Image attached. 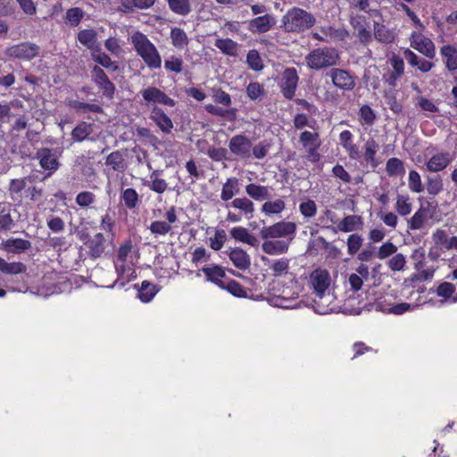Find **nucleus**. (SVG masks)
<instances>
[{
    "label": "nucleus",
    "mask_w": 457,
    "mask_h": 457,
    "mask_svg": "<svg viewBox=\"0 0 457 457\" xmlns=\"http://www.w3.org/2000/svg\"><path fill=\"white\" fill-rule=\"evenodd\" d=\"M132 244L127 241L118 250L114 266L118 274L114 286L123 287L126 282L137 277L134 264V256L131 253Z\"/></svg>",
    "instance_id": "f257e3e1"
},
{
    "label": "nucleus",
    "mask_w": 457,
    "mask_h": 457,
    "mask_svg": "<svg viewBox=\"0 0 457 457\" xmlns=\"http://www.w3.org/2000/svg\"><path fill=\"white\" fill-rule=\"evenodd\" d=\"M129 40L137 54L150 69L161 68L162 57L155 46L145 34L135 31L130 35Z\"/></svg>",
    "instance_id": "f03ea898"
},
{
    "label": "nucleus",
    "mask_w": 457,
    "mask_h": 457,
    "mask_svg": "<svg viewBox=\"0 0 457 457\" xmlns=\"http://www.w3.org/2000/svg\"><path fill=\"white\" fill-rule=\"evenodd\" d=\"M314 16L299 7L289 9L281 19L280 28L288 33H302L315 24Z\"/></svg>",
    "instance_id": "7ed1b4c3"
},
{
    "label": "nucleus",
    "mask_w": 457,
    "mask_h": 457,
    "mask_svg": "<svg viewBox=\"0 0 457 457\" xmlns=\"http://www.w3.org/2000/svg\"><path fill=\"white\" fill-rule=\"evenodd\" d=\"M339 59V54L336 48L323 46L312 50L305 56V62L309 69L320 71L337 65Z\"/></svg>",
    "instance_id": "20e7f679"
},
{
    "label": "nucleus",
    "mask_w": 457,
    "mask_h": 457,
    "mask_svg": "<svg viewBox=\"0 0 457 457\" xmlns=\"http://www.w3.org/2000/svg\"><path fill=\"white\" fill-rule=\"evenodd\" d=\"M92 224L96 225V222L92 221ZM96 228L97 226H95L93 228L95 230V236L94 238L90 240L88 245L90 254L95 258L100 256L104 252L105 237H108L111 232L112 222L107 213L102 214L100 217L99 228L101 231H96Z\"/></svg>",
    "instance_id": "39448f33"
},
{
    "label": "nucleus",
    "mask_w": 457,
    "mask_h": 457,
    "mask_svg": "<svg viewBox=\"0 0 457 457\" xmlns=\"http://www.w3.org/2000/svg\"><path fill=\"white\" fill-rule=\"evenodd\" d=\"M426 154L430 155L425 163L429 172L437 173L445 170L453 161V155L448 151L438 150L436 146L426 149Z\"/></svg>",
    "instance_id": "423d86ee"
},
{
    "label": "nucleus",
    "mask_w": 457,
    "mask_h": 457,
    "mask_svg": "<svg viewBox=\"0 0 457 457\" xmlns=\"http://www.w3.org/2000/svg\"><path fill=\"white\" fill-rule=\"evenodd\" d=\"M296 232V225L291 221H278L260 230L262 239H276L288 237L291 240Z\"/></svg>",
    "instance_id": "0eeeda50"
},
{
    "label": "nucleus",
    "mask_w": 457,
    "mask_h": 457,
    "mask_svg": "<svg viewBox=\"0 0 457 457\" xmlns=\"http://www.w3.org/2000/svg\"><path fill=\"white\" fill-rule=\"evenodd\" d=\"M95 37L96 33L87 29V48L92 50L91 57L93 61L107 70L117 71L119 68L117 62L112 61L110 56L102 51L100 45L96 44Z\"/></svg>",
    "instance_id": "6e6552de"
},
{
    "label": "nucleus",
    "mask_w": 457,
    "mask_h": 457,
    "mask_svg": "<svg viewBox=\"0 0 457 457\" xmlns=\"http://www.w3.org/2000/svg\"><path fill=\"white\" fill-rule=\"evenodd\" d=\"M40 47L31 42H21L5 49V55L9 58L30 61L39 54Z\"/></svg>",
    "instance_id": "1a4fd4ad"
},
{
    "label": "nucleus",
    "mask_w": 457,
    "mask_h": 457,
    "mask_svg": "<svg viewBox=\"0 0 457 457\" xmlns=\"http://www.w3.org/2000/svg\"><path fill=\"white\" fill-rule=\"evenodd\" d=\"M252 140L242 134L233 136L228 141L230 153L241 160H249L252 158Z\"/></svg>",
    "instance_id": "9d476101"
},
{
    "label": "nucleus",
    "mask_w": 457,
    "mask_h": 457,
    "mask_svg": "<svg viewBox=\"0 0 457 457\" xmlns=\"http://www.w3.org/2000/svg\"><path fill=\"white\" fill-rule=\"evenodd\" d=\"M410 45L412 48L428 58L432 59L436 55V47L433 41L424 36L420 29L411 32L410 36Z\"/></svg>",
    "instance_id": "9b49d317"
},
{
    "label": "nucleus",
    "mask_w": 457,
    "mask_h": 457,
    "mask_svg": "<svg viewBox=\"0 0 457 457\" xmlns=\"http://www.w3.org/2000/svg\"><path fill=\"white\" fill-rule=\"evenodd\" d=\"M140 94L146 105L162 104L170 107L175 105V101L164 92L155 87H147L140 91Z\"/></svg>",
    "instance_id": "f8f14e48"
},
{
    "label": "nucleus",
    "mask_w": 457,
    "mask_h": 457,
    "mask_svg": "<svg viewBox=\"0 0 457 457\" xmlns=\"http://www.w3.org/2000/svg\"><path fill=\"white\" fill-rule=\"evenodd\" d=\"M309 282L316 295L329 290L331 278L328 270L317 269L311 273Z\"/></svg>",
    "instance_id": "ddd939ff"
},
{
    "label": "nucleus",
    "mask_w": 457,
    "mask_h": 457,
    "mask_svg": "<svg viewBox=\"0 0 457 457\" xmlns=\"http://www.w3.org/2000/svg\"><path fill=\"white\" fill-rule=\"evenodd\" d=\"M91 76L93 81L96 84L98 88L102 90L103 94L112 98L115 91V86L108 79L104 70L98 66H95L92 69Z\"/></svg>",
    "instance_id": "4468645a"
},
{
    "label": "nucleus",
    "mask_w": 457,
    "mask_h": 457,
    "mask_svg": "<svg viewBox=\"0 0 457 457\" xmlns=\"http://www.w3.org/2000/svg\"><path fill=\"white\" fill-rule=\"evenodd\" d=\"M332 221L336 224V227L333 228L335 232L340 231L345 233L361 230L364 224L363 219L355 214L347 215L337 221L332 220Z\"/></svg>",
    "instance_id": "2eb2a0df"
},
{
    "label": "nucleus",
    "mask_w": 457,
    "mask_h": 457,
    "mask_svg": "<svg viewBox=\"0 0 457 457\" xmlns=\"http://www.w3.org/2000/svg\"><path fill=\"white\" fill-rule=\"evenodd\" d=\"M333 85L342 90H352L355 86L354 78L342 69H332L329 72Z\"/></svg>",
    "instance_id": "dca6fc26"
},
{
    "label": "nucleus",
    "mask_w": 457,
    "mask_h": 457,
    "mask_svg": "<svg viewBox=\"0 0 457 457\" xmlns=\"http://www.w3.org/2000/svg\"><path fill=\"white\" fill-rule=\"evenodd\" d=\"M226 208L238 210L239 213L246 220H251L255 212L253 202L246 196L234 198L226 205Z\"/></svg>",
    "instance_id": "f3484780"
},
{
    "label": "nucleus",
    "mask_w": 457,
    "mask_h": 457,
    "mask_svg": "<svg viewBox=\"0 0 457 457\" xmlns=\"http://www.w3.org/2000/svg\"><path fill=\"white\" fill-rule=\"evenodd\" d=\"M298 79L295 69L288 68L284 71L281 88L284 96L287 99H291L295 96Z\"/></svg>",
    "instance_id": "a211bd4d"
},
{
    "label": "nucleus",
    "mask_w": 457,
    "mask_h": 457,
    "mask_svg": "<svg viewBox=\"0 0 457 457\" xmlns=\"http://www.w3.org/2000/svg\"><path fill=\"white\" fill-rule=\"evenodd\" d=\"M335 296L330 290L314 295L313 303L315 312L320 314H327L334 311Z\"/></svg>",
    "instance_id": "6ab92c4d"
},
{
    "label": "nucleus",
    "mask_w": 457,
    "mask_h": 457,
    "mask_svg": "<svg viewBox=\"0 0 457 457\" xmlns=\"http://www.w3.org/2000/svg\"><path fill=\"white\" fill-rule=\"evenodd\" d=\"M276 24V20L271 14L256 17L249 21V29L253 33H266Z\"/></svg>",
    "instance_id": "aec40b11"
},
{
    "label": "nucleus",
    "mask_w": 457,
    "mask_h": 457,
    "mask_svg": "<svg viewBox=\"0 0 457 457\" xmlns=\"http://www.w3.org/2000/svg\"><path fill=\"white\" fill-rule=\"evenodd\" d=\"M286 210V202L282 198L270 200L268 198L261 207V212L266 217L278 219Z\"/></svg>",
    "instance_id": "412c9836"
},
{
    "label": "nucleus",
    "mask_w": 457,
    "mask_h": 457,
    "mask_svg": "<svg viewBox=\"0 0 457 457\" xmlns=\"http://www.w3.org/2000/svg\"><path fill=\"white\" fill-rule=\"evenodd\" d=\"M263 261L273 277H286L290 273V260L286 257L272 260L263 259Z\"/></svg>",
    "instance_id": "4be33fe9"
},
{
    "label": "nucleus",
    "mask_w": 457,
    "mask_h": 457,
    "mask_svg": "<svg viewBox=\"0 0 457 457\" xmlns=\"http://www.w3.org/2000/svg\"><path fill=\"white\" fill-rule=\"evenodd\" d=\"M37 158L39 160L41 168L46 170H49L48 176H50L59 167V162L56 157L49 148H41L37 150Z\"/></svg>",
    "instance_id": "5701e85b"
},
{
    "label": "nucleus",
    "mask_w": 457,
    "mask_h": 457,
    "mask_svg": "<svg viewBox=\"0 0 457 457\" xmlns=\"http://www.w3.org/2000/svg\"><path fill=\"white\" fill-rule=\"evenodd\" d=\"M1 248L9 253L19 254L31 248V242L23 238H8L1 243Z\"/></svg>",
    "instance_id": "b1692460"
},
{
    "label": "nucleus",
    "mask_w": 457,
    "mask_h": 457,
    "mask_svg": "<svg viewBox=\"0 0 457 457\" xmlns=\"http://www.w3.org/2000/svg\"><path fill=\"white\" fill-rule=\"evenodd\" d=\"M229 235L237 242L244 243L253 247H256L259 245L257 237L245 227H233L229 230Z\"/></svg>",
    "instance_id": "393cba45"
},
{
    "label": "nucleus",
    "mask_w": 457,
    "mask_h": 457,
    "mask_svg": "<svg viewBox=\"0 0 457 457\" xmlns=\"http://www.w3.org/2000/svg\"><path fill=\"white\" fill-rule=\"evenodd\" d=\"M353 134L349 130H343L339 135V143L352 160H359L361 152L353 142Z\"/></svg>",
    "instance_id": "a878e982"
},
{
    "label": "nucleus",
    "mask_w": 457,
    "mask_h": 457,
    "mask_svg": "<svg viewBox=\"0 0 457 457\" xmlns=\"http://www.w3.org/2000/svg\"><path fill=\"white\" fill-rule=\"evenodd\" d=\"M229 260L234 266L241 270H245L250 267L251 261L249 254L240 247L231 248L228 252Z\"/></svg>",
    "instance_id": "bb28decb"
},
{
    "label": "nucleus",
    "mask_w": 457,
    "mask_h": 457,
    "mask_svg": "<svg viewBox=\"0 0 457 457\" xmlns=\"http://www.w3.org/2000/svg\"><path fill=\"white\" fill-rule=\"evenodd\" d=\"M150 118L155 122L158 128L165 134H170L173 129V123L164 112L157 106L153 107Z\"/></svg>",
    "instance_id": "cd10ccee"
},
{
    "label": "nucleus",
    "mask_w": 457,
    "mask_h": 457,
    "mask_svg": "<svg viewBox=\"0 0 457 457\" xmlns=\"http://www.w3.org/2000/svg\"><path fill=\"white\" fill-rule=\"evenodd\" d=\"M245 190V194L255 201H266L270 195V188L268 186L256 183L247 184Z\"/></svg>",
    "instance_id": "c85d7f7f"
},
{
    "label": "nucleus",
    "mask_w": 457,
    "mask_h": 457,
    "mask_svg": "<svg viewBox=\"0 0 457 457\" xmlns=\"http://www.w3.org/2000/svg\"><path fill=\"white\" fill-rule=\"evenodd\" d=\"M262 250L270 255L283 254L287 252L289 243L285 240L263 239Z\"/></svg>",
    "instance_id": "c756f323"
},
{
    "label": "nucleus",
    "mask_w": 457,
    "mask_h": 457,
    "mask_svg": "<svg viewBox=\"0 0 457 457\" xmlns=\"http://www.w3.org/2000/svg\"><path fill=\"white\" fill-rule=\"evenodd\" d=\"M403 56L411 67H416L421 72H428L434 67L433 62L419 57L410 49L403 51Z\"/></svg>",
    "instance_id": "7c9ffc66"
},
{
    "label": "nucleus",
    "mask_w": 457,
    "mask_h": 457,
    "mask_svg": "<svg viewBox=\"0 0 457 457\" xmlns=\"http://www.w3.org/2000/svg\"><path fill=\"white\" fill-rule=\"evenodd\" d=\"M239 191L240 187L238 179L235 177H230L227 179L226 182L222 186L220 192V199L224 202L233 200V197L237 195L239 193Z\"/></svg>",
    "instance_id": "2f4dec72"
},
{
    "label": "nucleus",
    "mask_w": 457,
    "mask_h": 457,
    "mask_svg": "<svg viewBox=\"0 0 457 457\" xmlns=\"http://www.w3.org/2000/svg\"><path fill=\"white\" fill-rule=\"evenodd\" d=\"M427 193L431 196H436L444 191V182L440 175L426 177L425 187Z\"/></svg>",
    "instance_id": "473e14b6"
},
{
    "label": "nucleus",
    "mask_w": 457,
    "mask_h": 457,
    "mask_svg": "<svg viewBox=\"0 0 457 457\" xmlns=\"http://www.w3.org/2000/svg\"><path fill=\"white\" fill-rule=\"evenodd\" d=\"M373 30L375 38L381 43L390 44L395 40V32L383 24L375 22Z\"/></svg>",
    "instance_id": "72a5a7b5"
},
{
    "label": "nucleus",
    "mask_w": 457,
    "mask_h": 457,
    "mask_svg": "<svg viewBox=\"0 0 457 457\" xmlns=\"http://www.w3.org/2000/svg\"><path fill=\"white\" fill-rule=\"evenodd\" d=\"M440 53L445 60L446 68L450 71L457 70V48L450 45L444 46Z\"/></svg>",
    "instance_id": "f704fd0d"
},
{
    "label": "nucleus",
    "mask_w": 457,
    "mask_h": 457,
    "mask_svg": "<svg viewBox=\"0 0 457 457\" xmlns=\"http://www.w3.org/2000/svg\"><path fill=\"white\" fill-rule=\"evenodd\" d=\"M214 46L224 54L237 56L238 52V44L230 38H217Z\"/></svg>",
    "instance_id": "c9c22d12"
},
{
    "label": "nucleus",
    "mask_w": 457,
    "mask_h": 457,
    "mask_svg": "<svg viewBox=\"0 0 457 457\" xmlns=\"http://www.w3.org/2000/svg\"><path fill=\"white\" fill-rule=\"evenodd\" d=\"M379 148L378 143L373 138H369L363 146L364 149V160L366 162L370 163L372 167L377 166V162L375 160L376 154Z\"/></svg>",
    "instance_id": "e433bc0d"
},
{
    "label": "nucleus",
    "mask_w": 457,
    "mask_h": 457,
    "mask_svg": "<svg viewBox=\"0 0 457 457\" xmlns=\"http://www.w3.org/2000/svg\"><path fill=\"white\" fill-rule=\"evenodd\" d=\"M386 171L389 177L403 176L405 173L403 162L396 157L389 158L386 163Z\"/></svg>",
    "instance_id": "4c0bfd02"
},
{
    "label": "nucleus",
    "mask_w": 457,
    "mask_h": 457,
    "mask_svg": "<svg viewBox=\"0 0 457 457\" xmlns=\"http://www.w3.org/2000/svg\"><path fill=\"white\" fill-rule=\"evenodd\" d=\"M170 37L172 46L178 49H183L188 45V37L187 33L180 28H172Z\"/></svg>",
    "instance_id": "58836bf2"
},
{
    "label": "nucleus",
    "mask_w": 457,
    "mask_h": 457,
    "mask_svg": "<svg viewBox=\"0 0 457 457\" xmlns=\"http://www.w3.org/2000/svg\"><path fill=\"white\" fill-rule=\"evenodd\" d=\"M427 220V211L424 208L418 209L415 213L407 220L409 230L421 229Z\"/></svg>",
    "instance_id": "ea45409f"
},
{
    "label": "nucleus",
    "mask_w": 457,
    "mask_h": 457,
    "mask_svg": "<svg viewBox=\"0 0 457 457\" xmlns=\"http://www.w3.org/2000/svg\"><path fill=\"white\" fill-rule=\"evenodd\" d=\"M171 12L178 15L187 16L192 11L191 0H166Z\"/></svg>",
    "instance_id": "a19ab883"
},
{
    "label": "nucleus",
    "mask_w": 457,
    "mask_h": 457,
    "mask_svg": "<svg viewBox=\"0 0 457 457\" xmlns=\"http://www.w3.org/2000/svg\"><path fill=\"white\" fill-rule=\"evenodd\" d=\"M202 271L207 277V280L217 284L220 287H224L221 278L225 277L224 270L220 266L204 267Z\"/></svg>",
    "instance_id": "79ce46f5"
},
{
    "label": "nucleus",
    "mask_w": 457,
    "mask_h": 457,
    "mask_svg": "<svg viewBox=\"0 0 457 457\" xmlns=\"http://www.w3.org/2000/svg\"><path fill=\"white\" fill-rule=\"evenodd\" d=\"M299 140L305 150L320 146L319 134L315 132L303 131L301 133Z\"/></svg>",
    "instance_id": "37998d69"
},
{
    "label": "nucleus",
    "mask_w": 457,
    "mask_h": 457,
    "mask_svg": "<svg viewBox=\"0 0 457 457\" xmlns=\"http://www.w3.org/2000/svg\"><path fill=\"white\" fill-rule=\"evenodd\" d=\"M395 208L399 215L407 216L411 212L412 204L407 195H397Z\"/></svg>",
    "instance_id": "c03bdc74"
},
{
    "label": "nucleus",
    "mask_w": 457,
    "mask_h": 457,
    "mask_svg": "<svg viewBox=\"0 0 457 457\" xmlns=\"http://www.w3.org/2000/svg\"><path fill=\"white\" fill-rule=\"evenodd\" d=\"M298 296L297 292H293L289 294L287 290H283L280 295L274 297L271 300V303H274L275 305L282 308H290L293 305L289 304V303H294Z\"/></svg>",
    "instance_id": "a18cd8bd"
},
{
    "label": "nucleus",
    "mask_w": 457,
    "mask_h": 457,
    "mask_svg": "<svg viewBox=\"0 0 457 457\" xmlns=\"http://www.w3.org/2000/svg\"><path fill=\"white\" fill-rule=\"evenodd\" d=\"M408 187L412 193L415 194H420L424 191V186L421 181V177L420 173L415 170H411L409 171Z\"/></svg>",
    "instance_id": "49530a36"
},
{
    "label": "nucleus",
    "mask_w": 457,
    "mask_h": 457,
    "mask_svg": "<svg viewBox=\"0 0 457 457\" xmlns=\"http://www.w3.org/2000/svg\"><path fill=\"white\" fill-rule=\"evenodd\" d=\"M158 290L155 286L147 282L143 281L141 288L138 291V297L144 303H149L156 295Z\"/></svg>",
    "instance_id": "de8ad7c7"
},
{
    "label": "nucleus",
    "mask_w": 457,
    "mask_h": 457,
    "mask_svg": "<svg viewBox=\"0 0 457 457\" xmlns=\"http://www.w3.org/2000/svg\"><path fill=\"white\" fill-rule=\"evenodd\" d=\"M121 201L128 209H134L139 202V196L134 188H127L121 194Z\"/></svg>",
    "instance_id": "09e8293b"
},
{
    "label": "nucleus",
    "mask_w": 457,
    "mask_h": 457,
    "mask_svg": "<svg viewBox=\"0 0 457 457\" xmlns=\"http://www.w3.org/2000/svg\"><path fill=\"white\" fill-rule=\"evenodd\" d=\"M105 163L107 166L112 167L114 170L120 171L123 170L125 168L124 158L122 154L118 151L111 153L107 156Z\"/></svg>",
    "instance_id": "8fccbe9b"
},
{
    "label": "nucleus",
    "mask_w": 457,
    "mask_h": 457,
    "mask_svg": "<svg viewBox=\"0 0 457 457\" xmlns=\"http://www.w3.org/2000/svg\"><path fill=\"white\" fill-rule=\"evenodd\" d=\"M246 62L249 67L255 71H260L263 69V63L260 54L254 49L248 52L246 56Z\"/></svg>",
    "instance_id": "3c124183"
},
{
    "label": "nucleus",
    "mask_w": 457,
    "mask_h": 457,
    "mask_svg": "<svg viewBox=\"0 0 457 457\" xmlns=\"http://www.w3.org/2000/svg\"><path fill=\"white\" fill-rule=\"evenodd\" d=\"M363 242L361 236L358 234H351L347 238V252L350 255L355 254L361 248Z\"/></svg>",
    "instance_id": "603ef678"
},
{
    "label": "nucleus",
    "mask_w": 457,
    "mask_h": 457,
    "mask_svg": "<svg viewBox=\"0 0 457 457\" xmlns=\"http://www.w3.org/2000/svg\"><path fill=\"white\" fill-rule=\"evenodd\" d=\"M406 263L405 256L403 253H395L386 262L388 268L393 271L403 270Z\"/></svg>",
    "instance_id": "864d4df0"
},
{
    "label": "nucleus",
    "mask_w": 457,
    "mask_h": 457,
    "mask_svg": "<svg viewBox=\"0 0 457 457\" xmlns=\"http://www.w3.org/2000/svg\"><path fill=\"white\" fill-rule=\"evenodd\" d=\"M226 241L227 234L225 230L218 229L215 231L214 236L210 237V246L212 249L218 251L222 248Z\"/></svg>",
    "instance_id": "5fc2aeb1"
},
{
    "label": "nucleus",
    "mask_w": 457,
    "mask_h": 457,
    "mask_svg": "<svg viewBox=\"0 0 457 457\" xmlns=\"http://www.w3.org/2000/svg\"><path fill=\"white\" fill-rule=\"evenodd\" d=\"M397 252V246L391 241H386L380 245L377 256L380 260H385Z\"/></svg>",
    "instance_id": "6e6d98bb"
},
{
    "label": "nucleus",
    "mask_w": 457,
    "mask_h": 457,
    "mask_svg": "<svg viewBox=\"0 0 457 457\" xmlns=\"http://www.w3.org/2000/svg\"><path fill=\"white\" fill-rule=\"evenodd\" d=\"M375 118V113L370 106L363 105L361 107L360 120L362 125H372L374 123Z\"/></svg>",
    "instance_id": "4d7b16f0"
},
{
    "label": "nucleus",
    "mask_w": 457,
    "mask_h": 457,
    "mask_svg": "<svg viewBox=\"0 0 457 457\" xmlns=\"http://www.w3.org/2000/svg\"><path fill=\"white\" fill-rule=\"evenodd\" d=\"M299 211L305 218H312L316 215L317 205L313 200H308L300 204Z\"/></svg>",
    "instance_id": "13d9d810"
},
{
    "label": "nucleus",
    "mask_w": 457,
    "mask_h": 457,
    "mask_svg": "<svg viewBox=\"0 0 457 457\" xmlns=\"http://www.w3.org/2000/svg\"><path fill=\"white\" fill-rule=\"evenodd\" d=\"M83 17V12L78 7L71 8L66 12V21L71 26H78Z\"/></svg>",
    "instance_id": "bf43d9fd"
},
{
    "label": "nucleus",
    "mask_w": 457,
    "mask_h": 457,
    "mask_svg": "<svg viewBox=\"0 0 457 457\" xmlns=\"http://www.w3.org/2000/svg\"><path fill=\"white\" fill-rule=\"evenodd\" d=\"M149 228L153 234L164 236L170 231L171 227L166 221H154Z\"/></svg>",
    "instance_id": "052dcab7"
},
{
    "label": "nucleus",
    "mask_w": 457,
    "mask_h": 457,
    "mask_svg": "<svg viewBox=\"0 0 457 457\" xmlns=\"http://www.w3.org/2000/svg\"><path fill=\"white\" fill-rule=\"evenodd\" d=\"M104 46L114 56H120L123 52L119 39L115 37L106 39Z\"/></svg>",
    "instance_id": "680f3d73"
},
{
    "label": "nucleus",
    "mask_w": 457,
    "mask_h": 457,
    "mask_svg": "<svg viewBox=\"0 0 457 457\" xmlns=\"http://www.w3.org/2000/svg\"><path fill=\"white\" fill-rule=\"evenodd\" d=\"M26 187V179H13L10 180L8 191L11 195H20Z\"/></svg>",
    "instance_id": "e2e57ef3"
},
{
    "label": "nucleus",
    "mask_w": 457,
    "mask_h": 457,
    "mask_svg": "<svg viewBox=\"0 0 457 457\" xmlns=\"http://www.w3.org/2000/svg\"><path fill=\"white\" fill-rule=\"evenodd\" d=\"M378 217L383 223L389 228H395L398 224L399 219L393 212H380L378 213Z\"/></svg>",
    "instance_id": "0e129e2a"
},
{
    "label": "nucleus",
    "mask_w": 457,
    "mask_h": 457,
    "mask_svg": "<svg viewBox=\"0 0 457 457\" xmlns=\"http://www.w3.org/2000/svg\"><path fill=\"white\" fill-rule=\"evenodd\" d=\"M26 270V267L22 262H6L3 273L9 275H17Z\"/></svg>",
    "instance_id": "69168bd1"
},
{
    "label": "nucleus",
    "mask_w": 457,
    "mask_h": 457,
    "mask_svg": "<svg viewBox=\"0 0 457 457\" xmlns=\"http://www.w3.org/2000/svg\"><path fill=\"white\" fill-rule=\"evenodd\" d=\"M13 226V220L10 212L4 209L0 211V232L8 231Z\"/></svg>",
    "instance_id": "338daca9"
},
{
    "label": "nucleus",
    "mask_w": 457,
    "mask_h": 457,
    "mask_svg": "<svg viewBox=\"0 0 457 457\" xmlns=\"http://www.w3.org/2000/svg\"><path fill=\"white\" fill-rule=\"evenodd\" d=\"M182 60L176 56H171L164 62V67L166 70L176 73H180L182 71Z\"/></svg>",
    "instance_id": "774afa93"
}]
</instances>
